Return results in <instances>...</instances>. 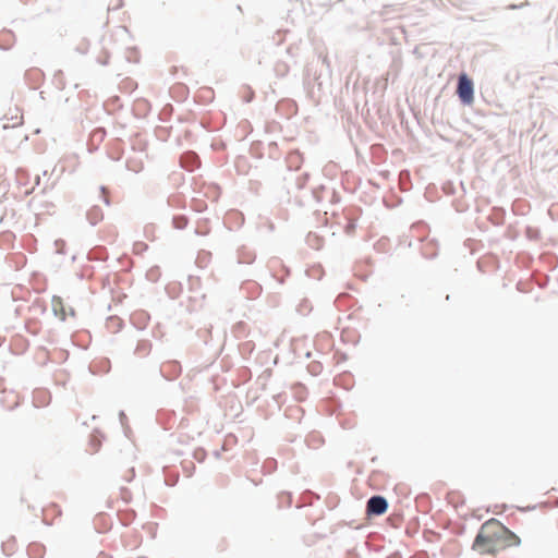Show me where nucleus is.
I'll return each mask as SVG.
<instances>
[{
    "label": "nucleus",
    "mask_w": 558,
    "mask_h": 558,
    "mask_svg": "<svg viewBox=\"0 0 558 558\" xmlns=\"http://www.w3.org/2000/svg\"><path fill=\"white\" fill-rule=\"evenodd\" d=\"M521 538L501 524L497 519H489L482 524L472 548L481 554L496 555L512 545L519 546Z\"/></svg>",
    "instance_id": "f257e3e1"
},
{
    "label": "nucleus",
    "mask_w": 558,
    "mask_h": 558,
    "mask_svg": "<svg viewBox=\"0 0 558 558\" xmlns=\"http://www.w3.org/2000/svg\"><path fill=\"white\" fill-rule=\"evenodd\" d=\"M457 95L464 106H470L474 101V83L473 80L464 72L459 74L457 82Z\"/></svg>",
    "instance_id": "f03ea898"
},
{
    "label": "nucleus",
    "mask_w": 558,
    "mask_h": 558,
    "mask_svg": "<svg viewBox=\"0 0 558 558\" xmlns=\"http://www.w3.org/2000/svg\"><path fill=\"white\" fill-rule=\"evenodd\" d=\"M389 507L388 500L381 495H373L366 502V514L368 517L383 515Z\"/></svg>",
    "instance_id": "7ed1b4c3"
},
{
    "label": "nucleus",
    "mask_w": 558,
    "mask_h": 558,
    "mask_svg": "<svg viewBox=\"0 0 558 558\" xmlns=\"http://www.w3.org/2000/svg\"><path fill=\"white\" fill-rule=\"evenodd\" d=\"M326 191L324 185H318L317 187H313L308 193L299 195H294V202L300 206H308L312 202L319 204L323 201V193Z\"/></svg>",
    "instance_id": "20e7f679"
},
{
    "label": "nucleus",
    "mask_w": 558,
    "mask_h": 558,
    "mask_svg": "<svg viewBox=\"0 0 558 558\" xmlns=\"http://www.w3.org/2000/svg\"><path fill=\"white\" fill-rule=\"evenodd\" d=\"M308 179V172H303L302 174L291 172L290 175L284 178L288 186V193L302 191L306 186Z\"/></svg>",
    "instance_id": "39448f33"
},
{
    "label": "nucleus",
    "mask_w": 558,
    "mask_h": 558,
    "mask_svg": "<svg viewBox=\"0 0 558 558\" xmlns=\"http://www.w3.org/2000/svg\"><path fill=\"white\" fill-rule=\"evenodd\" d=\"M182 372V367L178 361H168L159 368V374L167 380L175 379Z\"/></svg>",
    "instance_id": "423d86ee"
},
{
    "label": "nucleus",
    "mask_w": 558,
    "mask_h": 558,
    "mask_svg": "<svg viewBox=\"0 0 558 558\" xmlns=\"http://www.w3.org/2000/svg\"><path fill=\"white\" fill-rule=\"evenodd\" d=\"M106 135H107V132L104 128H96L95 130H93L92 133L89 134V138L87 142L89 151L97 150L100 143L104 142Z\"/></svg>",
    "instance_id": "0eeeda50"
},
{
    "label": "nucleus",
    "mask_w": 558,
    "mask_h": 558,
    "mask_svg": "<svg viewBox=\"0 0 558 558\" xmlns=\"http://www.w3.org/2000/svg\"><path fill=\"white\" fill-rule=\"evenodd\" d=\"M256 259V254L250 247L242 245L236 251V260L238 264H246L251 265Z\"/></svg>",
    "instance_id": "6e6552de"
},
{
    "label": "nucleus",
    "mask_w": 558,
    "mask_h": 558,
    "mask_svg": "<svg viewBox=\"0 0 558 558\" xmlns=\"http://www.w3.org/2000/svg\"><path fill=\"white\" fill-rule=\"evenodd\" d=\"M86 219L90 226L98 225L104 219V211L100 206L94 205L86 213Z\"/></svg>",
    "instance_id": "1a4fd4ad"
},
{
    "label": "nucleus",
    "mask_w": 558,
    "mask_h": 558,
    "mask_svg": "<svg viewBox=\"0 0 558 558\" xmlns=\"http://www.w3.org/2000/svg\"><path fill=\"white\" fill-rule=\"evenodd\" d=\"M149 318V314L145 311L136 312L131 316L133 325L141 330L147 326Z\"/></svg>",
    "instance_id": "9d476101"
},
{
    "label": "nucleus",
    "mask_w": 558,
    "mask_h": 558,
    "mask_svg": "<svg viewBox=\"0 0 558 558\" xmlns=\"http://www.w3.org/2000/svg\"><path fill=\"white\" fill-rule=\"evenodd\" d=\"M153 343L149 340H140L135 347L134 354L138 357H146L151 352Z\"/></svg>",
    "instance_id": "9b49d317"
},
{
    "label": "nucleus",
    "mask_w": 558,
    "mask_h": 558,
    "mask_svg": "<svg viewBox=\"0 0 558 558\" xmlns=\"http://www.w3.org/2000/svg\"><path fill=\"white\" fill-rule=\"evenodd\" d=\"M198 162V157L194 153H186L181 157V166L189 171L197 167Z\"/></svg>",
    "instance_id": "f8f14e48"
},
{
    "label": "nucleus",
    "mask_w": 558,
    "mask_h": 558,
    "mask_svg": "<svg viewBox=\"0 0 558 558\" xmlns=\"http://www.w3.org/2000/svg\"><path fill=\"white\" fill-rule=\"evenodd\" d=\"M46 548L40 543H31L27 546V555L29 558H43L45 555Z\"/></svg>",
    "instance_id": "ddd939ff"
},
{
    "label": "nucleus",
    "mask_w": 558,
    "mask_h": 558,
    "mask_svg": "<svg viewBox=\"0 0 558 558\" xmlns=\"http://www.w3.org/2000/svg\"><path fill=\"white\" fill-rule=\"evenodd\" d=\"M89 260H106L108 258V252L102 246H96L88 252L87 255Z\"/></svg>",
    "instance_id": "4468645a"
},
{
    "label": "nucleus",
    "mask_w": 558,
    "mask_h": 558,
    "mask_svg": "<svg viewBox=\"0 0 558 558\" xmlns=\"http://www.w3.org/2000/svg\"><path fill=\"white\" fill-rule=\"evenodd\" d=\"M302 163V156L299 151H293L287 159V166L290 171H296Z\"/></svg>",
    "instance_id": "2eb2a0df"
},
{
    "label": "nucleus",
    "mask_w": 558,
    "mask_h": 558,
    "mask_svg": "<svg viewBox=\"0 0 558 558\" xmlns=\"http://www.w3.org/2000/svg\"><path fill=\"white\" fill-rule=\"evenodd\" d=\"M290 71V66L286 61L278 60L274 65V72L278 77H284Z\"/></svg>",
    "instance_id": "dca6fc26"
},
{
    "label": "nucleus",
    "mask_w": 558,
    "mask_h": 558,
    "mask_svg": "<svg viewBox=\"0 0 558 558\" xmlns=\"http://www.w3.org/2000/svg\"><path fill=\"white\" fill-rule=\"evenodd\" d=\"M189 219L184 215H175L172 217V226L174 229L183 230L186 228Z\"/></svg>",
    "instance_id": "f3484780"
},
{
    "label": "nucleus",
    "mask_w": 558,
    "mask_h": 558,
    "mask_svg": "<svg viewBox=\"0 0 558 558\" xmlns=\"http://www.w3.org/2000/svg\"><path fill=\"white\" fill-rule=\"evenodd\" d=\"M506 81L512 86H515L520 81V71L518 69L508 71L506 74Z\"/></svg>",
    "instance_id": "a211bd4d"
},
{
    "label": "nucleus",
    "mask_w": 558,
    "mask_h": 558,
    "mask_svg": "<svg viewBox=\"0 0 558 558\" xmlns=\"http://www.w3.org/2000/svg\"><path fill=\"white\" fill-rule=\"evenodd\" d=\"M160 276H161V272H160V268L158 266H154V267L149 268L146 272V278L151 282H157L158 279L160 278Z\"/></svg>",
    "instance_id": "6ab92c4d"
},
{
    "label": "nucleus",
    "mask_w": 558,
    "mask_h": 558,
    "mask_svg": "<svg viewBox=\"0 0 558 558\" xmlns=\"http://www.w3.org/2000/svg\"><path fill=\"white\" fill-rule=\"evenodd\" d=\"M277 469V461L272 458H268L265 460L263 464V470L265 473L270 474Z\"/></svg>",
    "instance_id": "aec40b11"
},
{
    "label": "nucleus",
    "mask_w": 558,
    "mask_h": 558,
    "mask_svg": "<svg viewBox=\"0 0 558 558\" xmlns=\"http://www.w3.org/2000/svg\"><path fill=\"white\" fill-rule=\"evenodd\" d=\"M62 76H63V73H62V71H61V70H59V71H57V72L54 73V82L58 84V87H59L60 89H63V88H64V83H63V81H62Z\"/></svg>",
    "instance_id": "412c9836"
},
{
    "label": "nucleus",
    "mask_w": 558,
    "mask_h": 558,
    "mask_svg": "<svg viewBox=\"0 0 558 558\" xmlns=\"http://www.w3.org/2000/svg\"><path fill=\"white\" fill-rule=\"evenodd\" d=\"M135 477V469L134 468H131L128 470L126 474L124 475V481L130 483L134 480Z\"/></svg>",
    "instance_id": "4be33fe9"
},
{
    "label": "nucleus",
    "mask_w": 558,
    "mask_h": 558,
    "mask_svg": "<svg viewBox=\"0 0 558 558\" xmlns=\"http://www.w3.org/2000/svg\"><path fill=\"white\" fill-rule=\"evenodd\" d=\"M54 245L59 254H64L65 242L63 240H56Z\"/></svg>",
    "instance_id": "5701e85b"
},
{
    "label": "nucleus",
    "mask_w": 558,
    "mask_h": 558,
    "mask_svg": "<svg viewBox=\"0 0 558 558\" xmlns=\"http://www.w3.org/2000/svg\"><path fill=\"white\" fill-rule=\"evenodd\" d=\"M100 191H101V193H102V195L100 196V197H101V199H102V202H104L107 206H109V205H110V198L105 194V193H106V191H107V190H106V187H105V186H100Z\"/></svg>",
    "instance_id": "b1692460"
},
{
    "label": "nucleus",
    "mask_w": 558,
    "mask_h": 558,
    "mask_svg": "<svg viewBox=\"0 0 558 558\" xmlns=\"http://www.w3.org/2000/svg\"><path fill=\"white\" fill-rule=\"evenodd\" d=\"M76 50H77L78 52L83 53V54H84V53H86V52H87V50H88V43H85V41H84V43L80 44V45L76 47Z\"/></svg>",
    "instance_id": "393cba45"
},
{
    "label": "nucleus",
    "mask_w": 558,
    "mask_h": 558,
    "mask_svg": "<svg viewBox=\"0 0 558 558\" xmlns=\"http://www.w3.org/2000/svg\"><path fill=\"white\" fill-rule=\"evenodd\" d=\"M119 420H120L121 425L124 427L126 424L128 417L123 411L119 412Z\"/></svg>",
    "instance_id": "a878e982"
},
{
    "label": "nucleus",
    "mask_w": 558,
    "mask_h": 558,
    "mask_svg": "<svg viewBox=\"0 0 558 558\" xmlns=\"http://www.w3.org/2000/svg\"><path fill=\"white\" fill-rule=\"evenodd\" d=\"M121 493H122L123 498L128 501V497L130 495V490L128 488H125V487H122L121 488Z\"/></svg>",
    "instance_id": "bb28decb"
},
{
    "label": "nucleus",
    "mask_w": 558,
    "mask_h": 558,
    "mask_svg": "<svg viewBox=\"0 0 558 558\" xmlns=\"http://www.w3.org/2000/svg\"><path fill=\"white\" fill-rule=\"evenodd\" d=\"M137 246H142V250H147V248H148V245H147V244H145V243H143V242H141V243H136V244L134 245V250H135V252H137Z\"/></svg>",
    "instance_id": "cd10ccee"
},
{
    "label": "nucleus",
    "mask_w": 558,
    "mask_h": 558,
    "mask_svg": "<svg viewBox=\"0 0 558 558\" xmlns=\"http://www.w3.org/2000/svg\"><path fill=\"white\" fill-rule=\"evenodd\" d=\"M97 61L102 65H107L108 64V56L102 59L98 58Z\"/></svg>",
    "instance_id": "c85d7f7f"
},
{
    "label": "nucleus",
    "mask_w": 558,
    "mask_h": 558,
    "mask_svg": "<svg viewBox=\"0 0 558 558\" xmlns=\"http://www.w3.org/2000/svg\"><path fill=\"white\" fill-rule=\"evenodd\" d=\"M313 81H314V84L317 85L318 89H320L322 82L319 81V77L315 76Z\"/></svg>",
    "instance_id": "c756f323"
},
{
    "label": "nucleus",
    "mask_w": 558,
    "mask_h": 558,
    "mask_svg": "<svg viewBox=\"0 0 558 558\" xmlns=\"http://www.w3.org/2000/svg\"><path fill=\"white\" fill-rule=\"evenodd\" d=\"M517 289H518V291H520V292H522V291H523V282H522V280H519V281L517 282Z\"/></svg>",
    "instance_id": "7c9ffc66"
},
{
    "label": "nucleus",
    "mask_w": 558,
    "mask_h": 558,
    "mask_svg": "<svg viewBox=\"0 0 558 558\" xmlns=\"http://www.w3.org/2000/svg\"><path fill=\"white\" fill-rule=\"evenodd\" d=\"M387 558H402V557H401L400 553L396 551V553L387 556Z\"/></svg>",
    "instance_id": "2f4dec72"
},
{
    "label": "nucleus",
    "mask_w": 558,
    "mask_h": 558,
    "mask_svg": "<svg viewBox=\"0 0 558 558\" xmlns=\"http://www.w3.org/2000/svg\"><path fill=\"white\" fill-rule=\"evenodd\" d=\"M522 7H523V4L521 3V4H511L508 8L509 9H521Z\"/></svg>",
    "instance_id": "473e14b6"
},
{
    "label": "nucleus",
    "mask_w": 558,
    "mask_h": 558,
    "mask_svg": "<svg viewBox=\"0 0 558 558\" xmlns=\"http://www.w3.org/2000/svg\"><path fill=\"white\" fill-rule=\"evenodd\" d=\"M426 258H434L436 257L437 253H433L432 255H427L425 252L423 253Z\"/></svg>",
    "instance_id": "72a5a7b5"
},
{
    "label": "nucleus",
    "mask_w": 558,
    "mask_h": 558,
    "mask_svg": "<svg viewBox=\"0 0 558 558\" xmlns=\"http://www.w3.org/2000/svg\"><path fill=\"white\" fill-rule=\"evenodd\" d=\"M322 63H323V64H326L327 66H329V63H328L327 57H324V58H323Z\"/></svg>",
    "instance_id": "f704fd0d"
},
{
    "label": "nucleus",
    "mask_w": 558,
    "mask_h": 558,
    "mask_svg": "<svg viewBox=\"0 0 558 558\" xmlns=\"http://www.w3.org/2000/svg\"><path fill=\"white\" fill-rule=\"evenodd\" d=\"M97 558H110V557H109V556H107V555H106V554H104V553H100V554L98 555V557H97Z\"/></svg>",
    "instance_id": "c9c22d12"
},
{
    "label": "nucleus",
    "mask_w": 558,
    "mask_h": 558,
    "mask_svg": "<svg viewBox=\"0 0 558 558\" xmlns=\"http://www.w3.org/2000/svg\"><path fill=\"white\" fill-rule=\"evenodd\" d=\"M109 319H110V320H117V322L119 323V327H121V320H120V319H118V318H116V317H110Z\"/></svg>",
    "instance_id": "e433bc0d"
},
{
    "label": "nucleus",
    "mask_w": 558,
    "mask_h": 558,
    "mask_svg": "<svg viewBox=\"0 0 558 558\" xmlns=\"http://www.w3.org/2000/svg\"><path fill=\"white\" fill-rule=\"evenodd\" d=\"M174 199H175V198H171V197H170V198H168V204H169L170 206H172V205H173V201H174Z\"/></svg>",
    "instance_id": "4c0bfd02"
},
{
    "label": "nucleus",
    "mask_w": 558,
    "mask_h": 558,
    "mask_svg": "<svg viewBox=\"0 0 558 558\" xmlns=\"http://www.w3.org/2000/svg\"><path fill=\"white\" fill-rule=\"evenodd\" d=\"M298 311L301 313V314H304V311H303V304L300 305V307L298 308Z\"/></svg>",
    "instance_id": "58836bf2"
},
{
    "label": "nucleus",
    "mask_w": 558,
    "mask_h": 558,
    "mask_svg": "<svg viewBox=\"0 0 558 558\" xmlns=\"http://www.w3.org/2000/svg\"><path fill=\"white\" fill-rule=\"evenodd\" d=\"M39 182H40V178L37 175V177H36V180H35V183L38 185V184H39Z\"/></svg>",
    "instance_id": "ea45409f"
},
{
    "label": "nucleus",
    "mask_w": 558,
    "mask_h": 558,
    "mask_svg": "<svg viewBox=\"0 0 558 558\" xmlns=\"http://www.w3.org/2000/svg\"><path fill=\"white\" fill-rule=\"evenodd\" d=\"M278 282H279L280 284H282V283L284 282V279H283V278H280V279H278Z\"/></svg>",
    "instance_id": "a19ab883"
},
{
    "label": "nucleus",
    "mask_w": 558,
    "mask_h": 558,
    "mask_svg": "<svg viewBox=\"0 0 558 558\" xmlns=\"http://www.w3.org/2000/svg\"><path fill=\"white\" fill-rule=\"evenodd\" d=\"M70 315L74 316L75 315V312L73 308L70 310Z\"/></svg>",
    "instance_id": "79ce46f5"
},
{
    "label": "nucleus",
    "mask_w": 558,
    "mask_h": 558,
    "mask_svg": "<svg viewBox=\"0 0 558 558\" xmlns=\"http://www.w3.org/2000/svg\"><path fill=\"white\" fill-rule=\"evenodd\" d=\"M312 88H314V86H313ZM310 94H311V96L313 97V96H314V90H313V89H311V90H310Z\"/></svg>",
    "instance_id": "37998d69"
},
{
    "label": "nucleus",
    "mask_w": 558,
    "mask_h": 558,
    "mask_svg": "<svg viewBox=\"0 0 558 558\" xmlns=\"http://www.w3.org/2000/svg\"><path fill=\"white\" fill-rule=\"evenodd\" d=\"M61 320H65V313L62 314Z\"/></svg>",
    "instance_id": "c03bdc74"
}]
</instances>
